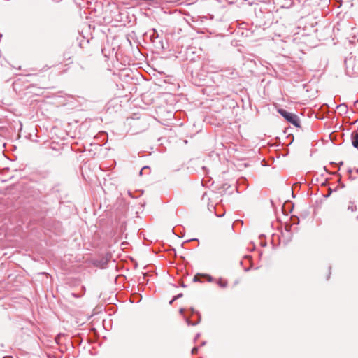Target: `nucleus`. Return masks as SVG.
Wrapping results in <instances>:
<instances>
[{
    "mask_svg": "<svg viewBox=\"0 0 358 358\" xmlns=\"http://www.w3.org/2000/svg\"><path fill=\"white\" fill-rule=\"evenodd\" d=\"M357 138H358V133H357Z\"/></svg>",
    "mask_w": 358,
    "mask_h": 358,
    "instance_id": "9d476101",
    "label": "nucleus"
},
{
    "mask_svg": "<svg viewBox=\"0 0 358 358\" xmlns=\"http://www.w3.org/2000/svg\"><path fill=\"white\" fill-rule=\"evenodd\" d=\"M278 113L284 117L288 122L294 124V126L299 127V120L298 117L292 113H288L284 109H279Z\"/></svg>",
    "mask_w": 358,
    "mask_h": 358,
    "instance_id": "f257e3e1",
    "label": "nucleus"
},
{
    "mask_svg": "<svg viewBox=\"0 0 358 358\" xmlns=\"http://www.w3.org/2000/svg\"><path fill=\"white\" fill-rule=\"evenodd\" d=\"M203 276L205 277L208 281H211V277L210 275H205Z\"/></svg>",
    "mask_w": 358,
    "mask_h": 358,
    "instance_id": "39448f33",
    "label": "nucleus"
},
{
    "mask_svg": "<svg viewBox=\"0 0 358 358\" xmlns=\"http://www.w3.org/2000/svg\"><path fill=\"white\" fill-rule=\"evenodd\" d=\"M198 280V276H197V275H196V276L194 277V280Z\"/></svg>",
    "mask_w": 358,
    "mask_h": 358,
    "instance_id": "0eeeda50",
    "label": "nucleus"
},
{
    "mask_svg": "<svg viewBox=\"0 0 358 358\" xmlns=\"http://www.w3.org/2000/svg\"><path fill=\"white\" fill-rule=\"evenodd\" d=\"M183 311H184V310H183V309H180V313H182V312H183Z\"/></svg>",
    "mask_w": 358,
    "mask_h": 358,
    "instance_id": "6e6552de",
    "label": "nucleus"
},
{
    "mask_svg": "<svg viewBox=\"0 0 358 358\" xmlns=\"http://www.w3.org/2000/svg\"><path fill=\"white\" fill-rule=\"evenodd\" d=\"M337 108L342 112H345L347 106L345 104L343 103V104L338 106Z\"/></svg>",
    "mask_w": 358,
    "mask_h": 358,
    "instance_id": "20e7f679",
    "label": "nucleus"
},
{
    "mask_svg": "<svg viewBox=\"0 0 358 358\" xmlns=\"http://www.w3.org/2000/svg\"><path fill=\"white\" fill-rule=\"evenodd\" d=\"M352 145L354 147L357 148L358 147V138H357V133L355 134L352 138Z\"/></svg>",
    "mask_w": 358,
    "mask_h": 358,
    "instance_id": "f03ea898",
    "label": "nucleus"
},
{
    "mask_svg": "<svg viewBox=\"0 0 358 358\" xmlns=\"http://www.w3.org/2000/svg\"><path fill=\"white\" fill-rule=\"evenodd\" d=\"M348 208H349V209H350V210H351V211L352 212V211H354V210H355V206H354L351 205L350 206H349V207H348Z\"/></svg>",
    "mask_w": 358,
    "mask_h": 358,
    "instance_id": "423d86ee",
    "label": "nucleus"
},
{
    "mask_svg": "<svg viewBox=\"0 0 358 358\" xmlns=\"http://www.w3.org/2000/svg\"><path fill=\"white\" fill-rule=\"evenodd\" d=\"M217 283L221 287H226L227 285V281L225 280H219Z\"/></svg>",
    "mask_w": 358,
    "mask_h": 358,
    "instance_id": "7ed1b4c3",
    "label": "nucleus"
},
{
    "mask_svg": "<svg viewBox=\"0 0 358 358\" xmlns=\"http://www.w3.org/2000/svg\"><path fill=\"white\" fill-rule=\"evenodd\" d=\"M192 313H194V310L193 308L191 309Z\"/></svg>",
    "mask_w": 358,
    "mask_h": 358,
    "instance_id": "1a4fd4ad",
    "label": "nucleus"
}]
</instances>
